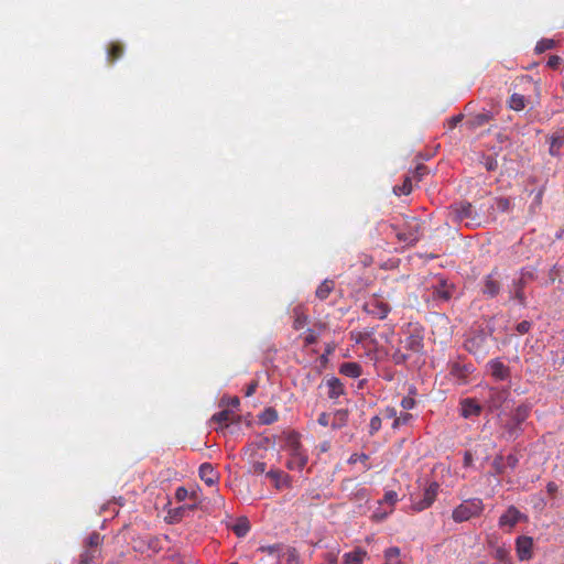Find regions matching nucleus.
<instances>
[{
  "instance_id": "f257e3e1",
  "label": "nucleus",
  "mask_w": 564,
  "mask_h": 564,
  "mask_svg": "<svg viewBox=\"0 0 564 564\" xmlns=\"http://www.w3.org/2000/svg\"><path fill=\"white\" fill-rule=\"evenodd\" d=\"M423 348L424 336L421 330L414 329L399 340L391 354V360L394 365H404L413 355L422 354Z\"/></svg>"
},
{
  "instance_id": "f03ea898",
  "label": "nucleus",
  "mask_w": 564,
  "mask_h": 564,
  "mask_svg": "<svg viewBox=\"0 0 564 564\" xmlns=\"http://www.w3.org/2000/svg\"><path fill=\"white\" fill-rule=\"evenodd\" d=\"M451 213L454 220L464 224L466 227H480L486 221V217L479 214L468 202H459L451 206Z\"/></svg>"
},
{
  "instance_id": "7ed1b4c3",
  "label": "nucleus",
  "mask_w": 564,
  "mask_h": 564,
  "mask_svg": "<svg viewBox=\"0 0 564 564\" xmlns=\"http://www.w3.org/2000/svg\"><path fill=\"white\" fill-rule=\"evenodd\" d=\"M484 509L485 505L480 498H469L453 509L452 519L456 523H463L480 517Z\"/></svg>"
},
{
  "instance_id": "20e7f679",
  "label": "nucleus",
  "mask_w": 564,
  "mask_h": 564,
  "mask_svg": "<svg viewBox=\"0 0 564 564\" xmlns=\"http://www.w3.org/2000/svg\"><path fill=\"white\" fill-rule=\"evenodd\" d=\"M390 228L395 231L399 241L406 245H414L423 236L422 223L415 217L406 218L402 228H398L395 225H391Z\"/></svg>"
},
{
  "instance_id": "39448f33",
  "label": "nucleus",
  "mask_w": 564,
  "mask_h": 564,
  "mask_svg": "<svg viewBox=\"0 0 564 564\" xmlns=\"http://www.w3.org/2000/svg\"><path fill=\"white\" fill-rule=\"evenodd\" d=\"M440 485L436 481L427 482L422 494L412 495V510L420 512L430 508L437 498Z\"/></svg>"
},
{
  "instance_id": "423d86ee",
  "label": "nucleus",
  "mask_w": 564,
  "mask_h": 564,
  "mask_svg": "<svg viewBox=\"0 0 564 564\" xmlns=\"http://www.w3.org/2000/svg\"><path fill=\"white\" fill-rule=\"evenodd\" d=\"M102 536L94 532L91 533L85 544V549L79 556V564H91L96 558L100 556L101 550L100 544Z\"/></svg>"
},
{
  "instance_id": "0eeeda50",
  "label": "nucleus",
  "mask_w": 564,
  "mask_h": 564,
  "mask_svg": "<svg viewBox=\"0 0 564 564\" xmlns=\"http://www.w3.org/2000/svg\"><path fill=\"white\" fill-rule=\"evenodd\" d=\"M510 391L507 388L490 387L485 395V406L488 411L494 412L500 410L508 401Z\"/></svg>"
},
{
  "instance_id": "6e6552de",
  "label": "nucleus",
  "mask_w": 564,
  "mask_h": 564,
  "mask_svg": "<svg viewBox=\"0 0 564 564\" xmlns=\"http://www.w3.org/2000/svg\"><path fill=\"white\" fill-rule=\"evenodd\" d=\"M501 275L498 268L491 270L481 281L480 292L487 299H495L501 291Z\"/></svg>"
},
{
  "instance_id": "1a4fd4ad",
  "label": "nucleus",
  "mask_w": 564,
  "mask_h": 564,
  "mask_svg": "<svg viewBox=\"0 0 564 564\" xmlns=\"http://www.w3.org/2000/svg\"><path fill=\"white\" fill-rule=\"evenodd\" d=\"M525 516L514 506H510L499 518L498 525L500 529L510 532L516 524L524 519Z\"/></svg>"
},
{
  "instance_id": "9d476101",
  "label": "nucleus",
  "mask_w": 564,
  "mask_h": 564,
  "mask_svg": "<svg viewBox=\"0 0 564 564\" xmlns=\"http://www.w3.org/2000/svg\"><path fill=\"white\" fill-rule=\"evenodd\" d=\"M364 310L379 319H384L391 311L390 305L377 296L368 300L364 305Z\"/></svg>"
},
{
  "instance_id": "9b49d317",
  "label": "nucleus",
  "mask_w": 564,
  "mask_h": 564,
  "mask_svg": "<svg viewBox=\"0 0 564 564\" xmlns=\"http://www.w3.org/2000/svg\"><path fill=\"white\" fill-rule=\"evenodd\" d=\"M474 370L471 364L453 362L449 366V376L457 384H465Z\"/></svg>"
},
{
  "instance_id": "f8f14e48",
  "label": "nucleus",
  "mask_w": 564,
  "mask_h": 564,
  "mask_svg": "<svg viewBox=\"0 0 564 564\" xmlns=\"http://www.w3.org/2000/svg\"><path fill=\"white\" fill-rule=\"evenodd\" d=\"M528 284L520 281L518 278L513 279L512 283L509 285L508 293L509 300L517 301L520 306H527V295L524 293V289Z\"/></svg>"
},
{
  "instance_id": "ddd939ff",
  "label": "nucleus",
  "mask_w": 564,
  "mask_h": 564,
  "mask_svg": "<svg viewBox=\"0 0 564 564\" xmlns=\"http://www.w3.org/2000/svg\"><path fill=\"white\" fill-rule=\"evenodd\" d=\"M533 540L530 536H519L516 541V550L520 561H528L532 557Z\"/></svg>"
},
{
  "instance_id": "4468645a",
  "label": "nucleus",
  "mask_w": 564,
  "mask_h": 564,
  "mask_svg": "<svg viewBox=\"0 0 564 564\" xmlns=\"http://www.w3.org/2000/svg\"><path fill=\"white\" fill-rule=\"evenodd\" d=\"M460 415L465 419L479 416L482 406L473 398L463 399L459 402Z\"/></svg>"
},
{
  "instance_id": "2eb2a0df",
  "label": "nucleus",
  "mask_w": 564,
  "mask_h": 564,
  "mask_svg": "<svg viewBox=\"0 0 564 564\" xmlns=\"http://www.w3.org/2000/svg\"><path fill=\"white\" fill-rule=\"evenodd\" d=\"M487 367L491 377L497 381H503L510 377L509 368L498 359L490 360Z\"/></svg>"
},
{
  "instance_id": "dca6fc26",
  "label": "nucleus",
  "mask_w": 564,
  "mask_h": 564,
  "mask_svg": "<svg viewBox=\"0 0 564 564\" xmlns=\"http://www.w3.org/2000/svg\"><path fill=\"white\" fill-rule=\"evenodd\" d=\"M453 293L454 286L442 280L434 286L432 295L435 300L447 302L452 299Z\"/></svg>"
},
{
  "instance_id": "f3484780",
  "label": "nucleus",
  "mask_w": 564,
  "mask_h": 564,
  "mask_svg": "<svg viewBox=\"0 0 564 564\" xmlns=\"http://www.w3.org/2000/svg\"><path fill=\"white\" fill-rule=\"evenodd\" d=\"M199 477L207 486H214L219 479V474L212 464L204 463L199 467Z\"/></svg>"
},
{
  "instance_id": "a211bd4d",
  "label": "nucleus",
  "mask_w": 564,
  "mask_h": 564,
  "mask_svg": "<svg viewBox=\"0 0 564 564\" xmlns=\"http://www.w3.org/2000/svg\"><path fill=\"white\" fill-rule=\"evenodd\" d=\"M291 458L289 459L286 466L289 469H303L307 464V455L304 452L303 448L291 452L290 453Z\"/></svg>"
},
{
  "instance_id": "6ab92c4d",
  "label": "nucleus",
  "mask_w": 564,
  "mask_h": 564,
  "mask_svg": "<svg viewBox=\"0 0 564 564\" xmlns=\"http://www.w3.org/2000/svg\"><path fill=\"white\" fill-rule=\"evenodd\" d=\"M326 384L328 387V398L329 399H338L340 395L345 393V388L343 382L336 378L333 377L326 381Z\"/></svg>"
},
{
  "instance_id": "aec40b11",
  "label": "nucleus",
  "mask_w": 564,
  "mask_h": 564,
  "mask_svg": "<svg viewBox=\"0 0 564 564\" xmlns=\"http://www.w3.org/2000/svg\"><path fill=\"white\" fill-rule=\"evenodd\" d=\"M235 413L231 410H221L212 416V421L219 424L220 427H227L229 423L235 422Z\"/></svg>"
},
{
  "instance_id": "412c9836",
  "label": "nucleus",
  "mask_w": 564,
  "mask_h": 564,
  "mask_svg": "<svg viewBox=\"0 0 564 564\" xmlns=\"http://www.w3.org/2000/svg\"><path fill=\"white\" fill-rule=\"evenodd\" d=\"M335 289V282L330 279L324 280L316 289L315 295L321 301L326 300Z\"/></svg>"
},
{
  "instance_id": "4be33fe9",
  "label": "nucleus",
  "mask_w": 564,
  "mask_h": 564,
  "mask_svg": "<svg viewBox=\"0 0 564 564\" xmlns=\"http://www.w3.org/2000/svg\"><path fill=\"white\" fill-rule=\"evenodd\" d=\"M339 372L349 378H358L361 375V366L357 362H344L339 367Z\"/></svg>"
},
{
  "instance_id": "5701e85b",
  "label": "nucleus",
  "mask_w": 564,
  "mask_h": 564,
  "mask_svg": "<svg viewBox=\"0 0 564 564\" xmlns=\"http://www.w3.org/2000/svg\"><path fill=\"white\" fill-rule=\"evenodd\" d=\"M367 552L361 549H356L344 555L346 564H362Z\"/></svg>"
},
{
  "instance_id": "b1692460",
  "label": "nucleus",
  "mask_w": 564,
  "mask_h": 564,
  "mask_svg": "<svg viewBox=\"0 0 564 564\" xmlns=\"http://www.w3.org/2000/svg\"><path fill=\"white\" fill-rule=\"evenodd\" d=\"M123 54V45L119 42L110 43L107 52V59L109 63H115Z\"/></svg>"
},
{
  "instance_id": "393cba45",
  "label": "nucleus",
  "mask_w": 564,
  "mask_h": 564,
  "mask_svg": "<svg viewBox=\"0 0 564 564\" xmlns=\"http://www.w3.org/2000/svg\"><path fill=\"white\" fill-rule=\"evenodd\" d=\"M492 556L499 564H512L510 552L505 546H497Z\"/></svg>"
},
{
  "instance_id": "a878e982",
  "label": "nucleus",
  "mask_w": 564,
  "mask_h": 564,
  "mask_svg": "<svg viewBox=\"0 0 564 564\" xmlns=\"http://www.w3.org/2000/svg\"><path fill=\"white\" fill-rule=\"evenodd\" d=\"M285 447L290 453L303 448L300 441V434L296 432L289 433L285 438Z\"/></svg>"
},
{
  "instance_id": "bb28decb",
  "label": "nucleus",
  "mask_w": 564,
  "mask_h": 564,
  "mask_svg": "<svg viewBox=\"0 0 564 564\" xmlns=\"http://www.w3.org/2000/svg\"><path fill=\"white\" fill-rule=\"evenodd\" d=\"M276 564H300L299 554L295 549H286L283 551Z\"/></svg>"
},
{
  "instance_id": "cd10ccee",
  "label": "nucleus",
  "mask_w": 564,
  "mask_h": 564,
  "mask_svg": "<svg viewBox=\"0 0 564 564\" xmlns=\"http://www.w3.org/2000/svg\"><path fill=\"white\" fill-rule=\"evenodd\" d=\"M286 549H290V547L289 546L285 547L282 544L278 543V544H273V545H262V546L259 547V551L262 552V553H267L269 555H272V556H276L278 557V562H279L280 557H281V554Z\"/></svg>"
},
{
  "instance_id": "c85d7f7f",
  "label": "nucleus",
  "mask_w": 564,
  "mask_h": 564,
  "mask_svg": "<svg viewBox=\"0 0 564 564\" xmlns=\"http://www.w3.org/2000/svg\"><path fill=\"white\" fill-rule=\"evenodd\" d=\"M384 564H402L399 547L392 546L384 551Z\"/></svg>"
},
{
  "instance_id": "c756f323",
  "label": "nucleus",
  "mask_w": 564,
  "mask_h": 564,
  "mask_svg": "<svg viewBox=\"0 0 564 564\" xmlns=\"http://www.w3.org/2000/svg\"><path fill=\"white\" fill-rule=\"evenodd\" d=\"M232 531L239 538L247 535L250 531V523L247 518H240L234 525Z\"/></svg>"
},
{
  "instance_id": "7c9ffc66",
  "label": "nucleus",
  "mask_w": 564,
  "mask_h": 564,
  "mask_svg": "<svg viewBox=\"0 0 564 564\" xmlns=\"http://www.w3.org/2000/svg\"><path fill=\"white\" fill-rule=\"evenodd\" d=\"M563 144H564L563 137L558 133L553 134L550 138V149H549L550 154L560 155Z\"/></svg>"
},
{
  "instance_id": "2f4dec72",
  "label": "nucleus",
  "mask_w": 564,
  "mask_h": 564,
  "mask_svg": "<svg viewBox=\"0 0 564 564\" xmlns=\"http://www.w3.org/2000/svg\"><path fill=\"white\" fill-rule=\"evenodd\" d=\"M509 107L516 111H520V110L524 109V107H525L524 96L517 94V93L512 94L509 99Z\"/></svg>"
},
{
  "instance_id": "473e14b6",
  "label": "nucleus",
  "mask_w": 564,
  "mask_h": 564,
  "mask_svg": "<svg viewBox=\"0 0 564 564\" xmlns=\"http://www.w3.org/2000/svg\"><path fill=\"white\" fill-rule=\"evenodd\" d=\"M413 189L412 177L406 176L401 185L394 186L393 192L395 195H409Z\"/></svg>"
},
{
  "instance_id": "72a5a7b5",
  "label": "nucleus",
  "mask_w": 564,
  "mask_h": 564,
  "mask_svg": "<svg viewBox=\"0 0 564 564\" xmlns=\"http://www.w3.org/2000/svg\"><path fill=\"white\" fill-rule=\"evenodd\" d=\"M278 412L273 408H268L261 413L260 421L263 424H272L278 421Z\"/></svg>"
},
{
  "instance_id": "f704fd0d",
  "label": "nucleus",
  "mask_w": 564,
  "mask_h": 564,
  "mask_svg": "<svg viewBox=\"0 0 564 564\" xmlns=\"http://www.w3.org/2000/svg\"><path fill=\"white\" fill-rule=\"evenodd\" d=\"M294 314H295V318L293 322L294 329L303 328L307 324V321H308L307 315H305L302 311H300L297 308L294 310Z\"/></svg>"
},
{
  "instance_id": "c9c22d12",
  "label": "nucleus",
  "mask_w": 564,
  "mask_h": 564,
  "mask_svg": "<svg viewBox=\"0 0 564 564\" xmlns=\"http://www.w3.org/2000/svg\"><path fill=\"white\" fill-rule=\"evenodd\" d=\"M554 45H555V42L553 40H551V39H543V40H541V41H539L536 43L534 50H535V52L538 54H541V53H543V52H545L547 50L553 48Z\"/></svg>"
},
{
  "instance_id": "e433bc0d",
  "label": "nucleus",
  "mask_w": 564,
  "mask_h": 564,
  "mask_svg": "<svg viewBox=\"0 0 564 564\" xmlns=\"http://www.w3.org/2000/svg\"><path fill=\"white\" fill-rule=\"evenodd\" d=\"M368 459H369V456L365 453H361V454L354 453L348 458V464H356L357 462H361L365 464V469L368 470V469H370V465L367 464Z\"/></svg>"
},
{
  "instance_id": "4c0bfd02",
  "label": "nucleus",
  "mask_w": 564,
  "mask_h": 564,
  "mask_svg": "<svg viewBox=\"0 0 564 564\" xmlns=\"http://www.w3.org/2000/svg\"><path fill=\"white\" fill-rule=\"evenodd\" d=\"M491 115L488 112L478 113L473 118L471 124L474 127H481L491 120Z\"/></svg>"
},
{
  "instance_id": "58836bf2",
  "label": "nucleus",
  "mask_w": 564,
  "mask_h": 564,
  "mask_svg": "<svg viewBox=\"0 0 564 564\" xmlns=\"http://www.w3.org/2000/svg\"><path fill=\"white\" fill-rule=\"evenodd\" d=\"M492 468L496 475H502L506 471V464L503 456L499 455L495 457L492 462Z\"/></svg>"
},
{
  "instance_id": "ea45409f",
  "label": "nucleus",
  "mask_w": 564,
  "mask_h": 564,
  "mask_svg": "<svg viewBox=\"0 0 564 564\" xmlns=\"http://www.w3.org/2000/svg\"><path fill=\"white\" fill-rule=\"evenodd\" d=\"M534 271L532 269H529V268H523L521 269V271L519 272V276L518 279L527 284H529L531 281L534 280Z\"/></svg>"
},
{
  "instance_id": "a19ab883",
  "label": "nucleus",
  "mask_w": 564,
  "mask_h": 564,
  "mask_svg": "<svg viewBox=\"0 0 564 564\" xmlns=\"http://www.w3.org/2000/svg\"><path fill=\"white\" fill-rule=\"evenodd\" d=\"M412 414L410 413H402L401 415L397 416L395 420L392 423V429H399L401 425L408 424L412 420Z\"/></svg>"
},
{
  "instance_id": "79ce46f5",
  "label": "nucleus",
  "mask_w": 564,
  "mask_h": 564,
  "mask_svg": "<svg viewBox=\"0 0 564 564\" xmlns=\"http://www.w3.org/2000/svg\"><path fill=\"white\" fill-rule=\"evenodd\" d=\"M426 174H427V167L423 164H420L412 172L411 177H412V180L420 182Z\"/></svg>"
},
{
  "instance_id": "37998d69",
  "label": "nucleus",
  "mask_w": 564,
  "mask_h": 564,
  "mask_svg": "<svg viewBox=\"0 0 564 564\" xmlns=\"http://www.w3.org/2000/svg\"><path fill=\"white\" fill-rule=\"evenodd\" d=\"M381 429V417L378 415H375L371 417L369 423V433L370 435H373Z\"/></svg>"
},
{
  "instance_id": "c03bdc74",
  "label": "nucleus",
  "mask_w": 564,
  "mask_h": 564,
  "mask_svg": "<svg viewBox=\"0 0 564 564\" xmlns=\"http://www.w3.org/2000/svg\"><path fill=\"white\" fill-rule=\"evenodd\" d=\"M398 501V494L393 490L387 491L383 496L382 502L390 505L393 507Z\"/></svg>"
},
{
  "instance_id": "a18cd8bd",
  "label": "nucleus",
  "mask_w": 564,
  "mask_h": 564,
  "mask_svg": "<svg viewBox=\"0 0 564 564\" xmlns=\"http://www.w3.org/2000/svg\"><path fill=\"white\" fill-rule=\"evenodd\" d=\"M317 339H318V335L315 334V332L313 329H308L307 334L304 337L305 346L314 345L315 343H317Z\"/></svg>"
},
{
  "instance_id": "49530a36",
  "label": "nucleus",
  "mask_w": 564,
  "mask_h": 564,
  "mask_svg": "<svg viewBox=\"0 0 564 564\" xmlns=\"http://www.w3.org/2000/svg\"><path fill=\"white\" fill-rule=\"evenodd\" d=\"M267 465L263 462H254L251 466V471L253 474H263L265 471Z\"/></svg>"
},
{
  "instance_id": "de8ad7c7",
  "label": "nucleus",
  "mask_w": 564,
  "mask_h": 564,
  "mask_svg": "<svg viewBox=\"0 0 564 564\" xmlns=\"http://www.w3.org/2000/svg\"><path fill=\"white\" fill-rule=\"evenodd\" d=\"M518 463H519L518 457L513 454H510L505 458L506 467H509L511 469H514L517 467Z\"/></svg>"
},
{
  "instance_id": "09e8293b",
  "label": "nucleus",
  "mask_w": 564,
  "mask_h": 564,
  "mask_svg": "<svg viewBox=\"0 0 564 564\" xmlns=\"http://www.w3.org/2000/svg\"><path fill=\"white\" fill-rule=\"evenodd\" d=\"M532 324L528 321H522L517 325V332L519 334H527L531 329Z\"/></svg>"
},
{
  "instance_id": "8fccbe9b",
  "label": "nucleus",
  "mask_w": 564,
  "mask_h": 564,
  "mask_svg": "<svg viewBox=\"0 0 564 564\" xmlns=\"http://www.w3.org/2000/svg\"><path fill=\"white\" fill-rule=\"evenodd\" d=\"M510 200L508 198H498L497 199V208L501 212H508L510 209Z\"/></svg>"
},
{
  "instance_id": "3c124183",
  "label": "nucleus",
  "mask_w": 564,
  "mask_h": 564,
  "mask_svg": "<svg viewBox=\"0 0 564 564\" xmlns=\"http://www.w3.org/2000/svg\"><path fill=\"white\" fill-rule=\"evenodd\" d=\"M415 405V401L413 398L411 397H404L401 401V406L404 409V410H411L413 409Z\"/></svg>"
},
{
  "instance_id": "603ef678",
  "label": "nucleus",
  "mask_w": 564,
  "mask_h": 564,
  "mask_svg": "<svg viewBox=\"0 0 564 564\" xmlns=\"http://www.w3.org/2000/svg\"><path fill=\"white\" fill-rule=\"evenodd\" d=\"M382 415H383L384 419H393V421L398 416L397 415V410L394 408H391V406H387L383 410Z\"/></svg>"
},
{
  "instance_id": "864d4df0",
  "label": "nucleus",
  "mask_w": 564,
  "mask_h": 564,
  "mask_svg": "<svg viewBox=\"0 0 564 564\" xmlns=\"http://www.w3.org/2000/svg\"><path fill=\"white\" fill-rule=\"evenodd\" d=\"M561 63V57L557 55H552L547 59V66L551 68H556Z\"/></svg>"
},
{
  "instance_id": "5fc2aeb1",
  "label": "nucleus",
  "mask_w": 564,
  "mask_h": 564,
  "mask_svg": "<svg viewBox=\"0 0 564 564\" xmlns=\"http://www.w3.org/2000/svg\"><path fill=\"white\" fill-rule=\"evenodd\" d=\"M257 388H258V381L257 380L251 381L248 384L247 389H246V397L253 395V393L256 392Z\"/></svg>"
},
{
  "instance_id": "6e6d98bb",
  "label": "nucleus",
  "mask_w": 564,
  "mask_h": 564,
  "mask_svg": "<svg viewBox=\"0 0 564 564\" xmlns=\"http://www.w3.org/2000/svg\"><path fill=\"white\" fill-rule=\"evenodd\" d=\"M187 497V490L184 487H178L175 492V498L178 501L184 500Z\"/></svg>"
},
{
  "instance_id": "4d7b16f0",
  "label": "nucleus",
  "mask_w": 564,
  "mask_h": 564,
  "mask_svg": "<svg viewBox=\"0 0 564 564\" xmlns=\"http://www.w3.org/2000/svg\"><path fill=\"white\" fill-rule=\"evenodd\" d=\"M317 422L322 426H328V424H329V415L327 413H325V412L321 413L318 419H317Z\"/></svg>"
},
{
  "instance_id": "13d9d810",
  "label": "nucleus",
  "mask_w": 564,
  "mask_h": 564,
  "mask_svg": "<svg viewBox=\"0 0 564 564\" xmlns=\"http://www.w3.org/2000/svg\"><path fill=\"white\" fill-rule=\"evenodd\" d=\"M267 476L270 477L271 479L278 481L280 479V477L282 476V471L278 470V469H271L267 473Z\"/></svg>"
},
{
  "instance_id": "bf43d9fd",
  "label": "nucleus",
  "mask_w": 564,
  "mask_h": 564,
  "mask_svg": "<svg viewBox=\"0 0 564 564\" xmlns=\"http://www.w3.org/2000/svg\"><path fill=\"white\" fill-rule=\"evenodd\" d=\"M473 460H474V458H473L471 452L466 451L465 454H464V466L465 467L471 466Z\"/></svg>"
},
{
  "instance_id": "052dcab7",
  "label": "nucleus",
  "mask_w": 564,
  "mask_h": 564,
  "mask_svg": "<svg viewBox=\"0 0 564 564\" xmlns=\"http://www.w3.org/2000/svg\"><path fill=\"white\" fill-rule=\"evenodd\" d=\"M463 119V115L454 116L449 120V127L454 128L458 122H460Z\"/></svg>"
},
{
  "instance_id": "680f3d73",
  "label": "nucleus",
  "mask_w": 564,
  "mask_h": 564,
  "mask_svg": "<svg viewBox=\"0 0 564 564\" xmlns=\"http://www.w3.org/2000/svg\"><path fill=\"white\" fill-rule=\"evenodd\" d=\"M525 416H527V411H525V410H523V411H522V410L519 408V409H518V411H517V414H516V419H517V421H518V422H521V421H523V420L525 419Z\"/></svg>"
},
{
  "instance_id": "e2e57ef3",
  "label": "nucleus",
  "mask_w": 564,
  "mask_h": 564,
  "mask_svg": "<svg viewBox=\"0 0 564 564\" xmlns=\"http://www.w3.org/2000/svg\"><path fill=\"white\" fill-rule=\"evenodd\" d=\"M546 490L550 495H553L554 492L557 491V485L554 482H549L546 486Z\"/></svg>"
},
{
  "instance_id": "0e129e2a",
  "label": "nucleus",
  "mask_w": 564,
  "mask_h": 564,
  "mask_svg": "<svg viewBox=\"0 0 564 564\" xmlns=\"http://www.w3.org/2000/svg\"><path fill=\"white\" fill-rule=\"evenodd\" d=\"M486 167L488 171H492L497 167V162L496 161H492V160H488L486 162Z\"/></svg>"
},
{
  "instance_id": "69168bd1",
  "label": "nucleus",
  "mask_w": 564,
  "mask_h": 564,
  "mask_svg": "<svg viewBox=\"0 0 564 564\" xmlns=\"http://www.w3.org/2000/svg\"><path fill=\"white\" fill-rule=\"evenodd\" d=\"M356 496L364 499L367 497V490L365 488H361L356 492Z\"/></svg>"
},
{
  "instance_id": "338daca9",
  "label": "nucleus",
  "mask_w": 564,
  "mask_h": 564,
  "mask_svg": "<svg viewBox=\"0 0 564 564\" xmlns=\"http://www.w3.org/2000/svg\"><path fill=\"white\" fill-rule=\"evenodd\" d=\"M336 415H338V416L340 417V420L343 421V420H345V419H346V416H347V412H346V411H338V412L336 413Z\"/></svg>"
},
{
  "instance_id": "774afa93",
  "label": "nucleus",
  "mask_w": 564,
  "mask_h": 564,
  "mask_svg": "<svg viewBox=\"0 0 564 564\" xmlns=\"http://www.w3.org/2000/svg\"><path fill=\"white\" fill-rule=\"evenodd\" d=\"M232 406H238L239 405V400L238 398H235L231 402Z\"/></svg>"
}]
</instances>
